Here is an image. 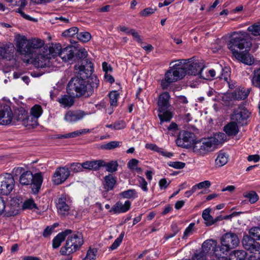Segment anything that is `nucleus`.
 Returning <instances> with one entry per match:
<instances>
[{"instance_id": "f257e3e1", "label": "nucleus", "mask_w": 260, "mask_h": 260, "mask_svg": "<svg viewBox=\"0 0 260 260\" xmlns=\"http://www.w3.org/2000/svg\"><path fill=\"white\" fill-rule=\"evenodd\" d=\"M252 43L249 34L244 31L234 32L232 35L228 47L234 57L239 61L247 65H251L254 59L249 53Z\"/></svg>"}, {"instance_id": "f03ea898", "label": "nucleus", "mask_w": 260, "mask_h": 260, "mask_svg": "<svg viewBox=\"0 0 260 260\" xmlns=\"http://www.w3.org/2000/svg\"><path fill=\"white\" fill-rule=\"evenodd\" d=\"M44 45L40 39L27 40L24 36L18 35L16 39L17 51L21 54L32 59L35 65L38 68L46 67L49 61L47 55L38 53L37 51Z\"/></svg>"}, {"instance_id": "7ed1b4c3", "label": "nucleus", "mask_w": 260, "mask_h": 260, "mask_svg": "<svg viewBox=\"0 0 260 260\" xmlns=\"http://www.w3.org/2000/svg\"><path fill=\"white\" fill-rule=\"evenodd\" d=\"M77 75L72 78L68 84L67 90L68 93L76 97L90 96L94 92V89L99 86L100 81L96 77H91L86 80L87 77Z\"/></svg>"}, {"instance_id": "20e7f679", "label": "nucleus", "mask_w": 260, "mask_h": 260, "mask_svg": "<svg viewBox=\"0 0 260 260\" xmlns=\"http://www.w3.org/2000/svg\"><path fill=\"white\" fill-rule=\"evenodd\" d=\"M186 59L178 60V63L170 67L166 74L165 78L161 81V87L163 89H167L170 85L173 82L182 79L186 74L185 69Z\"/></svg>"}, {"instance_id": "39448f33", "label": "nucleus", "mask_w": 260, "mask_h": 260, "mask_svg": "<svg viewBox=\"0 0 260 260\" xmlns=\"http://www.w3.org/2000/svg\"><path fill=\"white\" fill-rule=\"evenodd\" d=\"M216 240L208 239L205 241L202 244V251L195 253L197 260H208V259H215L217 256L222 255L220 246H217Z\"/></svg>"}, {"instance_id": "423d86ee", "label": "nucleus", "mask_w": 260, "mask_h": 260, "mask_svg": "<svg viewBox=\"0 0 260 260\" xmlns=\"http://www.w3.org/2000/svg\"><path fill=\"white\" fill-rule=\"evenodd\" d=\"M220 136L222 139L225 138L226 136L223 133H220L215 135L214 137H211L207 139H202L201 140L194 142L192 146L193 151L197 154L204 155L212 150L213 148L220 142L218 138Z\"/></svg>"}, {"instance_id": "0eeeda50", "label": "nucleus", "mask_w": 260, "mask_h": 260, "mask_svg": "<svg viewBox=\"0 0 260 260\" xmlns=\"http://www.w3.org/2000/svg\"><path fill=\"white\" fill-rule=\"evenodd\" d=\"M170 95L169 92H164L159 95L158 100V113L160 124L163 126L165 122H170L173 116V113L170 111Z\"/></svg>"}, {"instance_id": "6e6552de", "label": "nucleus", "mask_w": 260, "mask_h": 260, "mask_svg": "<svg viewBox=\"0 0 260 260\" xmlns=\"http://www.w3.org/2000/svg\"><path fill=\"white\" fill-rule=\"evenodd\" d=\"M84 243L83 237L81 233L74 232L68 236L66 244L60 250L61 255H69L79 250Z\"/></svg>"}, {"instance_id": "1a4fd4ad", "label": "nucleus", "mask_w": 260, "mask_h": 260, "mask_svg": "<svg viewBox=\"0 0 260 260\" xmlns=\"http://www.w3.org/2000/svg\"><path fill=\"white\" fill-rule=\"evenodd\" d=\"M19 182L23 185H31L33 192L37 193L43 182V176L41 173L32 174L31 171H26L22 173L19 178Z\"/></svg>"}, {"instance_id": "9d476101", "label": "nucleus", "mask_w": 260, "mask_h": 260, "mask_svg": "<svg viewBox=\"0 0 260 260\" xmlns=\"http://www.w3.org/2000/svg\"><path fill=\"white\" fill-rule=\"evenodd\" d=\"M240 240L236 234L229 232L224 234L221 238L220 250L222 255H227L232 249L236 248L239 244Z\"/></svg>"}, {"instance_id": "9b49d317", "label": "nucleus", "mask_w": 260, "mask_h": 260, "mask_svg": "<svg viewBox=\"0 0 260 260\" xmlns=\"http://www.w3.org/2000/svg\"><path fill=\"white\" fill-rule=\"evenodd\" d=\"M244 248L251 254L249 258L255 259L260 257V244L250 235H244L242 240Z\"/></svg>"}, {"instance_id": "f8f14e48", "label": "nucleus", "mask_w": 260, "mask_h": 260, "mask_svg": "<svg viewBox=\"0 0 260 260\" xmlns=\"http://www.w3.org/2000/svg\"><path fill=\"white\" fill-rule=\"evenodd\" d=\"M250 114L243 105H240L234 110L231 115V119L239 125L243 126L247 124V120L250 117Z\"/></svg>"}, {"instance_id": "ddd939ff", "label": "nucleus", "mask_w": 260, "mask_h": 260, "mask_svg": "<svg viewBox=\"0 0 260 260\" xmlns=\"http://www.w3.org/2000/svg\"><path fill=\"white\" fill-rule=\"evenodd\" d=\"M14 179L10 174L0 176V194L9 195L14 189Z\"/></svg>"}, {"instance_id": "4468645a", "label": "nucleus", "mask_w": 260, "mask_h": 260, "mask_svg": "<svg viewBox=\"0 0 260 260\" xmlns=\"http://www.w3.org/2000/svg\"><path fill=\"white\" fill-rule=\"evenodd\" d=\"M195 136L193 133L182 131L176 141L178 146L188 148L192 147L195 142Z\"/></svg>"}, {"instance_id": "2eb2a0df", "label": "nucleus", "mask_w": 260, "mask_h": 260, "mask_svg": "<svg viewBox=\"0 0 260 260\" xmlns=\"http://www.w3.org/2000/svg\"><path fill=\"white\" fill-rule=\"evenodd\" d=\"M74 68L75 74L79 76H82V77L88 78L94 71L93 63L87 59L82 60L80 65L76 64Z\"/></svg>"}, {"instance_id": "dca6fc26", "label": "nucleus", "mask_w": 260, "mask_h": 260, "mask_svg": "<svg viewBox=\"0 0 260 260\" xmlns=\"http://www.w3.org/2000/svg\"><path fill=\"white\" fill-rule=\"evenodd\" d=\"M55 47L58 50V55L63 61L74 62V55L76 48L73 46H69L63 48H61L59 45H56Z\"/></svg>"}, {"instance_id": "f3484780", "label": "nucleus", "mask_w": 260, "mask_h": 260, "mask_svg": "<svg viewBox=\"0 0 260 260\" xmlns=\"http://www.w3.org/2000/svg\"><path fill=\"white\" fill-rule=\"evenodd\" d=\"M70 175V171L67 166L57 168L52 177L54 184L59 185L64 182Z\"/></svg>"}, {"instance_id": "a211bd4d", "label": "nucleus", "mask_w": 260, "mask_h": 260, "mask_svg": "<svg viewBox=\"0 0 260 260\" xmlns=\"http://www.w3.org/2000/svg\"><path fill=\"white\" fill-rule=\"evenodd\" d=\"M90 113L82 110H70L68 111L64 117V119L69 123H75L82 120L86 116Z\"/></svg>"}, {"instance_id": "6ab92c4d", "label": "nucleus", "mask_w": 260, "mask_h": 260, "mask_svg": "<svg viewBox=\"0 0 260 260\" xmlns=\"http://www.w3.org/2000/svg\"><path fill=\"white\" fill-rule=\"evenodd\" d=\"M69 198L64 194H61L56 203L57 212L61 216H66L69 214L70 209Z\"/></svg>"}, {"instance_id": "aec40b11", "label": "nucleus", "mask_w": 260, "mask_h": 260, "mask_svg": "<svg viewBox=\"0 0 260 260\" xmlns=\"http://www.w3.org/2000/svg\"><path fill=\"white\" fill-rule=\"evenodd\" d=\"M13 113L10 106L4 105L0 107V124L8 125L12 122Z\"/></svg>"}, {"instance_id": "412c9836", "label": "nucleus", "mask_w": 260, "mask_h": 260, "mask_svg": "<svg viewBox=\"0 0 260 260\" xmlns=\"http://www.w3.org/2000/svg\"><path fill=\"white\" fill-rule=\"evenodd\" d=\"M190 59H187L185 64L186 74L194 76L199 75L200 77H202V73L204 69L203 66L199 62L190 63Z\"/></svg>"}, {"instance_id": "4be33fe9", "label": "nucleus", "mask_w": 260, "mask_h": 260, "mask_svg": "<svg viewBox=\"0 0 260 260\" xmlns=\"http://www.w3.org/2000/svg\"><path fill=\"white\" fill-rule=\"evenodd\" d=\"M131 202L127 200L125 201L124 203L121 202H117L111 208L110 212L114 214H120L127 212L131 208Z\"/></svg>"}, {"instance_id": "5701e85b", "label": "nucleus", "mask_w": 260, "mask_h": 260, "mask_svg": "<svg viewBox=\"0 0 260 260\" xmlns=\"http://www.w3.org/2000/svg\"><path fill=\"white\" fill-rule=\"evenodd\" d=\"M15 48L10 43H6L0 46V56L3 58L10 59L13 56Z\"/></svg>"}, {"instance_id": "b1692460", "label": "nucleus", "mask_w": 260, "mask_h": 260, "mask_svg": "<svg viewBox=\"0 0 260 260\" xmlns=\"http://www.w3.org/2000/svg\"><path fill=\"white\" fill-rule=\"evenodd\" d=\"M73 233L71 230L68 229L58 233L52 240V247L54 249L58 248L62 242H63L69 235Z\"/></svg>"}, {"instance_id": "393cba45", "label": "nucleus", "mask_w": 260, "mask_h": 260, "mask_svg": "<svg viewBox=\"0 0 260 260\" xmlns=\"http://www.w3.org/2000/svg\"><path fill=\"white\" fill-rule=\"evenodd\" d=\"M105 161L102 159L86 161L83 162L84 169L98 171L101 167H104Z\"/></svg>"}, {"instance_id": "a878e982", "label": "nucleus", "mask_w": 260, "mask_h": 260, "mask_svg": "<svg viewBox=\"0 0 260 260\" xmlns=\"http://www.w3.org/2000/svg\"><path fill=\"white\" fill-rule=\"evenodd\" d=\"M116 177L111 174L106 175L104 178L103 186L106 191L112 190L116 183Z\"/></svg>"}, {"instance_id": "bb28decb", "label": "nucleus", "mask_w": 260, "mask_h": 260, "mask_svg": "<svg viewBox=\"0 0 260 260\" xmlns=\"http://www.w3.org/2000/svg\"><path fill=\"white\" fill-rule=\"evenodd\" d=\"M229 157V155L223 150L219 151L217 153L216 158L215 160V166L218 168L223 167L228 162Z\"/></svg>"}, {"instance_id": "cd10ccee", "label": "nucleus", "mask_w": 260, "mask_h": 260, "mask_svg": "<svg viewBox=\"0 0 260 260\" xmlns=\"http://www.w3.org/2000/svg\"><path fill=\"white\" fill-rule=\"evenodd\" d=\"M238 125L232 120L224 126V131L228 136H236L239 131Z\"/></svg>"}, {"instance_id": "c85d7f7f", "label": "nucleus", "mask_w": 260, "mask_h": 260, "mask_svg": "<svg viewBox=\"0 0 260 260\" xmlns=\"http://www.w3.org/2000/svg\"><path fill=\"white\" fill-rule=\"evenodd\" d=\"M57 101L63 108L71 107L74 103V99L71 95L64 94L57 99Z\"/></svg>"}, {"instance_id": "c756f323", "label": "nucleus", "mask_w": 260, "mask_h": 260, "mask_svg": "<svg viewBox=\"0 0 260 260\" xmlns=\"http://www.w3.org/2000/svg\"><path fill=\"white\" fill-rule=\"evenodd\" d=\"M250 91V88H242L237 89L233 92V99L237 100H245L248 96Z\"/></svg>"}, {"instance_id": "7c9ffc66", "label": "nucleus", "mask_w": 260, "mask_h": 260, "mask_svg": "<svg viewBox=\"0 0 260 260\" xmlns=\"http://www.w3.org/2000/svg\"><path fill=\"white\" fill-rule=\"evenodd\" d=\"M251 85L260 90V67L255 69L251 76Z\"/></svg>"}, {"instance_id": "2f4dec72", "label": "nucleus", "mask_w": 260, "mask_h": 260, "mask_svg": "<svg viewBox=\"0 0 260 260\" xmlns=\"http://www.w3.org/2000/svg\"><path fill=\"white\" fill-rule=\"evenodd\" d=\"M246 252L244 250H235L230 254L232 260H253V258L246 257Z\"/></svg>"}, {"instance_id": "473e14b6", "label": "nucleus", "mask_w": 260, "mask_h": 260, "mask_svg": "<svg viewBox=\"0 0 260 260\" xmlns=\"http://www.w3.org/2000/svg\"><path fill=\"white\" fill-rule=\"evenodd\" d=\"M27 112L24 109L21 108L18 110V112H16L14 116V119H16L17 121H20L22 122V124H27V121L26 120V115Z\"/></svg>"}, {"instance_id": "72a5a7b5", "label": "nucleus", "mask_w": 260, "mask_h": 260, "mask_svg": "<svg viewBox=\"0 0 260 260\" xmlns=\"http://www.w3.org/2000/svg\"><path fill=\"white\" fill-rule=\"evenodd\" d=\"M74 55V62L76 61L79 59L82 60H84L85 58H86L88 53L87 52L84 48H81L80 49H77L76 48V51H75Z\"/></svg>"}, {"instance_id": "f704fd0d", "label": "nucleus", "mask_w": 260, "mask_h": 260, "mask_svg": "<svg viewBox=\"0 0 260 260\" xmlns=\"http://www.w3.org/2000/svg\"><path fill=\"white\" fill-rule=\"evenodd\" d=\"M43 113L42 107L39 105H34L30 109V115L32 116L30 118L37 120Z\"/></svg>"}, {"instance_id": "c9c22d12", "label": "nucleus", "mask_w": 260, "mask_h": 260, "mask_svg": "<svg viewBox=\"0 0 260 260\" xmlns=\"http://www.w3.org/2000/svg\"><path fill=\"white\" fill-rule=\"evenodd\" d=\"M120 196L123 199L133 200L138 197V194L135 189H128L121 192Z\"/></svg>"}, {"instance_id": "e433bc0d", "label": "nucleus", "mask_w": 260, "mask_h": 260, "mask_svg": "<svg viewBox=\"0 0 260 260\" xmlns=\"http://www.w3.org/2000/svg\"><path fill=\"white\" fill-rule=\"evenodd\" d=\"M118 164L116 160H112L109 162L105 161V165H104V167L106 168V171L111 173L115 172L118 169Z\"/></svg>"}, {"instance_id": "4c0bfd02", "label": "nucleus", "mask_w": 260, "mask_h": 260, "mask_svg": "<svg viewBox=\"0 0 260 260\" xmlns=\"http://www.w3.org/2000/svg\"><path fill=\"white\" fill-rule=\"evenodd\" d=\"M247 30L250 32L252 36H260V22H256L250 25L248 27Z\"/></svg>"}, {"instance_id": "58836bf2", "label": "nucleus", "mask_w": 260, "mask_h": 260, "mask_svg": "<svg viewBox=\"0 0 260 260\" xmlns=\"http://www.w3.org/2000/svg\"><path fill=\"white\" fill-rule=\"evenodd\" d=\"M109 96L111 106L117 107V101L119 98V94L117 91H112L109 93Z\"/></svg>"}, {"instance_id": "ea45409f", "label": "nucleus", "mask_w": 260, "mask_h": 260, "mask_svg": "<svg viewBox=\"0 0 260 260\" xmlns=\"http://www.w3.org/2000/svg\"><path fill=\"white\" fill-rule=\"evenodd\" d=\"M210 209L209 208L205 209L202 213L203 218L207 221L206 224L212 225L214 224L213 217L210 214Z\"/></svg>"}, {"instance_id": "a19ab883", "label": "nucleus", "mask_w": 260, "mask_h": 260, "mask_svg": "<svg viewBox=\"0 0 260 260\" xmlns=\"http://www.w3.org/2000/svg\"><path fill=\"white\" fill-rule=\"evenodd\" d=\"M138 160L135 158H133L129 160L127 162V168L131 170H135L137 172H140L141 171V169L138 167Z\"/></svg>"}, {"instance_id": "79ce46f5", "label": "nucleus", "mask_w": 260, "mask_h": 260, "mask_svg": "<svg viewBox=\"0 0 260 260\" xmlns=\"http://www.w3.org/2000/svg\"><path fill=\"white\" fill-rule=\"evenodd\" d=\"M249 235L255 240H260V227L255 226L249 231Z\"/></svg>"}, {"instance_id": "37998d69", "label": "nucleus", "mask_w": 260, "mask_h": 260, "mask_svg": "<svg viewBox=\"0 0 260 260\" xmlns=\"http://www.w3.org/2000/svg\"><path fill=\"white\" fill-rule=\"evenodd\" d=\"M23 210L38 209L37 205L35 203L32 199H27L25 200L22 206Z\"/></svg>"}, {"instance_id": "c03bdc74", "label": "nucleus", "mask_w": 260, "mask_h": 260, "mask_svg": "<svg viewBox=\"0 0 260 260\" xmlns=\"http://www.w3.org/2000/svg\"><path fill=\"white\" fill-rule=\"evenodd\" d=\"M97 252L96 249L89 248L87 251L85 257L82 260H95Z\"/></svg>"}, {"instance_id": "a18cd8bd", "label": "nucleus", "mask_w": 260, "mask_h": 260, "mask_svg": "<svg viewBox=\"0 0 260 260\" xmlns=\"http://www.w3.org/2000/svg\"><path fill=\"white\" fill-rule=\"evenodd\" d=\"M90 132V130L89 129H80L78 131H74L72 133H70L67 134H68V138H75L78 136L85 134L86 133H88Z\"/></svg>"}, {"instance_id": "49530a36", "label": "nucleus", "mask_w": 260, "mask_h": 260, "mask_svg": "<svg viewBox=\"0 0 260 260\" xmlns=\"http://www.w3.org/2000/svg\"><path fill=\"white\" fill-rule=\"evenodd\" d=\"M70 168L71 171L75 173L82 172L83 170L84 169L83 166V162L82 164L78 162L73 163L71 164Z\"/></svg>"}, {"instance_id": "de8ad7c7", "label": "nucleus", "mask_w": 260, "mask_h": 260, "mask_svg": "<svg viewBox=\"0 0 260 260\" xmlns=\"http://www.w3.org/2000/svg\"><path fill=\"white\" fill-rule=\"evenodd\" d=\"M167 122H165L164 123L163 126L159 123L160 128H163L164 131L168 130L169 131H172L173 132H175L178 129V125L175 122H172L169 124V125H167L165 124V123Z\"/></svg>"}, {"instance_id": "09e8293b", "label": "nucleus", "mask_w": 260, "mask_h": 260, "mask_svg": "<svg viewBox=\"0 0 260 260\" xmlns=\"http://www.w3.org/2000/svg\"><path fill=\"white\" fill-rule=\"evenodd\" d=\"M91 35L87 31L80 32L77 34V38L81 41L87 42L91 39Z\"/></svg>"}, {"instance_id": "8fccbe9b", "label": "nucleus", "mask_w": 260, "mask_h": 260, "mask_svg": "<svg viewBox=\"0 0 260 260\" xmlns=\"http://www.w3.org/2000/svg\"><path fill=\"white\" fill-rule=\"evenodd\" d=\"M78 28L77 27H72L62 32V36L67 37H72L75 35H77Z\"/></svg>"}, {"instance_id": "3c124183", "label": "nucleus", "mask_w": 260, "mask_h": 260, "mask_svg": "<svg viewBox=\"0 0 260 260\" xmlns=\"http://www.w3.org/2000/svg\"><path fill=\"white\" fill-rule=\"evenodd\" d=\"M245 197L249 199L251 204L255 203L258 200V196L254 191H251L245 196Z\"/></svg>"}, {"instance_id": "603ef678", "label": "nucleus", "mask_w": 260, "mask_h": 260, "mask_svg": "<svg viewBox=\"0 0 260 260\" xmlns=\"http://www.w3.org/2000/svg\"><path fill=\"white\" fill-rule=\"evenodd\" d=\"M194 225L195 224L194 223H190L189 225L185 229L184 232L183 236L182 237L183 239H186L188 236L191 235L193 233Z\"/></svg>"}, {"instance_id": "864d4df0", "label": "nucleus", "mask_w": 260, "mask_h": 260, "mask_svg": "<svg viewBox=\"0 0 260 260\" xmlns=\"http://www.w3.org/2000/svg\"><path fill=\"white\" fill-rule=\"evenodd\" d=\"M124 233H121L119 236L116 239L113 243L111 245L110 248L111 250H113L116 249L122 242L123 238Z\"/></svg>"}, {"instance_id": "5fc2aeb1", "label": "nucleus", "mask_w": 260, "mask_h": 260, "mask_svg": "<svg viewBox=\"0 0 260 260\" xmlns=\"http://www.w3.org/2000/svg\"><path fill=\"white\" fill-rule=\"evenodd\" d=\"M169 166L176 169H181L185 167V163L181 161H170L168 163Z\"/></svg>"}, {"instance_id": "6e6d98bb", "label": "nucleus", "mask_w": 260, "mask_h": 260, "mask_svg": "<svg viewBox=\"0 0 260 260\" xmlns=\"http://www.w3.org/2000/svg\"><path fill=\"white\" fill-rule=\"evenodd\" d=\"M120 143L119 141H111L105 144L103 148L107 150H111L119 147Z\"/></svg>"}, {"instance_id": "4d7b16f0", "label": "nucleus", "mask_w": 260, "mask_h": 260, "mask_svg": "<svg viewBox=\"0 0 260 260\" xmlns=\"http://www.w3.org/2000/svg\"><path fill=\"white\" fill-rule=\"evenodd\" d=\"M115 130H119L123 129L126 126V123L124 120H120L115 121Z\"/></svg>"}, {"instance_id": "13d9d810", "label": "nucleus", "mask_w": 260, "mask_h": 260, "mask_svg": "<svg viewBox=\"0 0 260 260\" xmlns=\"http://www.w3.org/2000/svg\"><path fill=\"white\" fill-rule=\"evenodd\" d=\"M198 189L207 188L211 186V182L208 180H205L197 184Z\"/></svg>"}, {"instance_id": "bf43d9fd", "label": "nucleus", "mask_w": 260, "mask_h": 260, "mask_svg": "<svg viewBox=\"0 0 260 260\" xmlns=\"http://www.w3.org/2000/svg\"><path fill=\"white\" fill-rule=\"evenodd\" d=\"M138 181L140 184V186L142 188V189L146 191V181H145V179L140 176H138L137 178Z\"/></svg>"}, {"instance_id": "052dcab7", "label": "nucleus", "mask_w": 260, "mask_h": 260, "mask_svg": "<svg viewBox=\"0 0 260 260\" xmlns=\"http://www.w3.org/2000/svg\"><path fill=\"white\" fill-rule=\"evenodd\" d=\"M232 99H233V93H226L223 95L221 100L225 104H226L228 103L231 101Z\"/></svg>"}, {"instance_id": "680f3d73", "label": "nucleus", "mask_w": 260, "mask_h": 260, "mask_svg": "<svg viewBox=\"0 0 260 260\" xmlns=\"http://www.w3.org/2000/svg\"><path fill=\"white\" fill-rule=\"evenodd\" d=\"M170 183V182H168L166 178L161 179L159 181V185L161 189L167 188Z\"/></svg>"}, {"instance_id": "e2e57ef3", "label": "nucleus", "mask_w": 260, "mask_h": 260, "mask_svg": "<svg viewBox=\"0 0 260 260\" xmlns=\"http://www.w3.org/2000/svg\"><path fill=\"white\" fill-rule=\"evenodd\" d=\"M31 117H32L31 115L30 116L28 115V113L26 115V120H27V124H23L25 126H32L34 125L37 122V120L35 119H31L30 118Z\"/></svg>"}, {"instance_id": "0e129e2a", "label": "nucleus", "mask_w": 260, "mask_h": 260, "mask_svg": "<svg viewBox=\"0 0 260 260\" xmlns=\"http://www.w3.org/2000/svg\"><path fill=\"white\" fill-rule=\"evenodd\" d=\"M54 228V227L50 228L49 226H47L44 230L43 233V236L45 238L49 237L52 233Z\"/></svg>"}, {"instance_id": "69168bd1", "label": "nucleus", "mask_w": 260, "mask_h": 260, "mask_svg": "<svg viewBox=\"0 0 260 260\" xmlns=\"http://www.w3.org/2000/svg\"><path fill=\"white\" fill-rule=\"evenodd\" d=\"M147 148L160 153L161 148L158 147L156 145L153 144H147Z\"/></svg>"}, {"instance_id": "338daca9", "label": "nucleus", "mask_w": 260, "mask_h": 260, "mask_svg": "<svg viewBox=\"0 0 260 260\" xmlns=\"http://www.w3.org/2000/svg\"><path fill=\"white\" fill-rule=\"evenodd\" d=\"M247 160L249 161H253L255 162H257L260 160V156L257 154L250 155L248 156Z\"/></svg>"}, {"instance_id": "774afa93", "label": "nucleus", "mask_w": 260, "mask_h": 260, "mask_svg": "<svg viewBox=\"0 0 260 260\" xmlns=\"http://www.w3.org/2000/svg\"><path fill=\"white\" fill-rule=\"evenodd\" d=\"M18 12L20 14L21 16L24 18V19L28 20H31L33 21H36V19L33 18L29 16V15L25 14L21 9H18Z\"/></svg>"}]
</instances>
